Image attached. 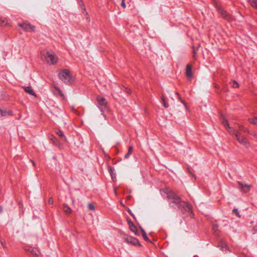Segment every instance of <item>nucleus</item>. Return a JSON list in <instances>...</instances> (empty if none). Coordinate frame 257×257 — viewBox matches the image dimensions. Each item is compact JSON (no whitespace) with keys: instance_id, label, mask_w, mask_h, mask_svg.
<instances>
[{"instance_id":"39448f33","label":"nucleus","mask_w":257,"mask_h":257,"mask_svg":"<svg viewBox=\"0 0 257 257\" xmlns=\"http://www.w3.org/2000/svg\"><path fill=\"white\" fill-rule=\"evenodd\" d=\"M216 8L223 18L229 21L233 20V18L229 14L227 13L225 11H224L222 8L219 6H216Z\"/></svg>"},{"instance_id":"f03ea898","label":"nucleus","mask_w":257,"mask_h":257,"mask_svg":"<svg viewBox=\"0 0 257 257\" xmlns=\"http://www.w3.org/2000/svg\"><path fill=\"white\" fill-rule=\"evenodd\" d=\"M41 57L43 60H45L50 65H54L58 62V58L53 52H42Z\"/></svg>"},{"instance_id":"20e7f679","label":"nucleus","mask_w":257,"mask_h":257,"mask_svg":"<svg viewBox=\"0 0 257 257\" xmlns=\"http://www.w3.org/2000/svg\"><path fill=\"white\" fill-rule=\"evenodd\" d=\"M18 26L22 28L25 32H34L35 26L31 25L27 22H24L22 23H19Z\"/></svg>"},{"instance_id":"9d476101","label":"nucleus","mask_w":257,"mask_h":257,"mask_svg":"<svg viewBox=\"0 0 257 257\" xmlns=\"http://www.w3.org/2000/svg\"><path fill=\"white\" fill-rule=\"evenodd\" d=\"M185 74L188 78L191 79L192 77V66L189 64L186 66Z\"/></svg>"},{"instance_id":"4468645a","label":"nucleus","mask_w":257,"mask_h":257,"mask_svg":"<svg viewBox=\"0 0 257 257\" xmlns=\"http://www.w3.org/2000/svg\"><path fill=\"white\" fill-rule=\"evenodd\" d=\"M229 133L230 134L234 135L236 139L241 136L239 131H236L235 129H232L230 131H229Z\"/></svg>"},{"instance_id":"f3484780","label":"nucleus","mask_w":257,"mask_h":257,"mask_svg":"<svg viewBox=\"0 0 257 257\" xmlns=\"http://www.w3.org/2000/svg\"><path fill=\"white\" fill-rule=\"evenodd\" d=\"M238 130L239 131H242V132L246 133L247 134H250V132L248 130V129L247 128L244 127L243 125H239L238 126Z\"/></svg>"},{"instance_id":"aec40b11","label":"nucleus","mask_w":257,"mask_h":257,"mask_svg":"<svg viewBox=\"0 0 257 257\" xmlns=\"http://www.w3.org/2000/svg\"><path fill=\"white\" fill-rule=\"evenodd\" d=\"M133 147L132 146H130L128 147V152L126 154H125V156H124V158L127 159H128L130 156L132 155V152H133Z\"/></svg>"},{"instance_id":"9b49d317","label":"nucleus","mask_w":257,"mask_h":257,"mask_svg":"<svg viewBox=\"0 0 257 257\" xmlns=\"http://www.w3.org/2000/svg\"><path fill=\"white\" fill-rule=\"evenodd\" d=\"M0 25L2 26H10L7 19L5 17H0Z\"/></svg>"},{"instance_id":"423d86ee","label":"nucleus","mask_w":257,"mask_h":257,"mask_svg":"<svg viewBox=\"0 0 257 257\" xmlns=\"http://www.w3.org/2000/svg\"><path fill=\"white\" fill-rule=\"evenodd\" d=\"M237 183L239 185V188L240 191L243 193L248 192L251 187V186L250 185L243 183V182L240 181H237Z\"/></svg>"},{"instance_id":"f704fd0d","label":"nucleus","mask_w":257,"mask_h":257,"mask_svg":"<svg viewBox=\"0 0 257 257\" xmlns=\"http://www.w3.org/2000/svg\"><path fill=\"white\" fill-rule=\"evenodd\" d=\"M233 211L235 212L237 216L240 217V215L239 214V212H238V210L237 208H234Z\"/></svg>"},{"instance_id":"c9c22d12","label":"nucleus","mask_w":257,"mask_h":257,"mask_svg":"<svg viewBox=\"0 0 257 257\" xmlns=\"http://www.w3.org/2000/svg\"><path fill=\"white\" fill-rule=\"evenodd\" d=\"M124 1L125 0H122V2L121 3V6L123 8H125V7H126V5H125Z\"/></svg>"},{"instance_id":"cd10ccee","label":"nucleus","mask_w":257,"mask_h":257,"mask_svg":"<svg viewBox=\"0 0 257 257\" xmlns=\"http://www.w3.org/2000/svg\"><path fill=\"white\" fill-rule=\"evenodd\" d=\"M224 126L227 128V129H228L229 130L228 131L229 132V131H230L232 129L231 128V127H230L228 122L224 120H223V121L222 122Z\"/></svg>"},{"instance_id":"a19ab883","label":"nucleus","mask_w":257,"mask_h":257,"mask_svg":"<svg viewBox=\"0 0 257 257\" xmlns=\"http://www.w3.org/2000/svg\"><path fill=\"white\" fill-rule=\"evenodd\" d=\"M254 230L255 231H257V225H256L253 228Z\"/></svg>"},{"instance_id":"f257e3e1","label":"nucleus","mask_w":257,"mask_h":257,"mask_svg":"<svg viewBox=\"0 0 257 257\" xmlns=\"http://www.w3.org/2000/svg\"><path fill=\"white\" fill-rule=\"evenodd\" d=\"M162 193L164 194V195H166L169 199L172 200L169 202L170 207L174 208L177 207L180 209H183L189 212L192 211L191 205L188 202L182 201L180 197L169 188L164 189L162 190Z\"/></svg>"},{"instance_id":"2eb2a0df","label":"nucleus","mask_w":257,"mask_h":257,"mask_svg":"<svg viewBox=\"0 0 257 257\" xmlns=\"http://www.w3.org/2000/svg\"><path fill=\"white\" fill-rule=\"evenodd\" d=\"M25 91L31 95H35V93L31 86H26L24 87Z\"/></svg>"},{"instance_id":"412c9836","label":"nucleus","mask_w":257,"mask_h":257,"mask_svg":"<svg viewBox=\"0 0 257 257\" xmlns=\"http://www.w3.org/2000/svg\"><path fill=\"white\" fill-rule=\"evenodd\" d=\"M217 247L220 248L222 251L227 250L228 249V246L225 243H222L221 244L218 245Z\"/></svg>"},{"instance_id":"393cba45","label":"nucleus","mask_w":257,"mask_h":257,"mask_svg":"<svg viewBox=\"0 0 257 257\" xmlns=\"http://www.w3.org/2000/svg\"><path fill=\"white\" fill-rule=\"evenodd\" d=\"M248 120L250 123L255 125H257V117H255L252 118H249Z\"/></svg>"},{"instance_id":"a211bd4d","label":"nucleus","mask_w":257,"mask_h":257,"mask_svg":"<svg viewBox=\"0 0 257 257\" xmlns=\"http://www.w3.org/2000/svg\"><path fill=\"white\" fill-rule=\"evenodd\" d=\"M12 112L11 111H7L6 110L0 108V116H6L8 114H11Z\"/></svg>"},{"instance_id":"473e14b6","label":"nucleus","mask_w":257,"mask_h":257,"mask_svg":"<svg viewBox=\"0 0 257 257\" xmlns=\"http://www.w3.org/2000/svg\"><path fill=\"white\" fill-rule=\"evenodd\" d=\"M176 94L177 95L178 99L181 101V102H182L183 103H184V105H185V103L184 102V101L183 100H182L180 94L178 92H176Z\"/></svg>"},{"instance_id":"58836bf2","label":"nucleus","mask_w":257,"mask_h":257,"mask_svg":"<svg viewBox=\"0 0 257 257\" xmlns=\"http://www.w3.org/2000/svg\"><path fill=\"white\" fill-rule=\"evenodd\" d=\"M1 243H2V245L4 247H7L6 244L5 243H4L2 241H1Z\"/></svg>"},{"instance_id":"6ab92c4d","label":"nucleus","mask_w":257,"mask_h":257,"mask_svg":"<svg viewBox=\"0 0 257 257\" xmlns=\"http://www.w3.org/2000/svg\"><path fill=\"white\" fill-rule=\"evenodd\" d=\"M250 6L257 9V0H247Z\"/></svg>"},{"instance_id":"6e6552de","label":"nucleus","mask_w":257,"mask_h":257,"mask_svg":"<svg viewBox=\"0 0 257 257\" xmlns=\"http://www.w3.org/2000/svg\"><path fill=\"white\" fill-rule=\"evenodd\" d=\"M125 241L127 243L132 244L135 245L141 246V244L140 243V241L136 238L128 236L125 238Z\"/></svg>"},{"instance_id":"f8f14e48","label":"nucleus","mask_w":257,"mask_h":257,"mask_svg":"<svg viewBox=\"0 0 257 257\" xmlns=\"http://www.w3.org/2000/svg\"><path fill=\"white\" fill-rule=\"evenodd\" d=\"M97 101L100 106H105L106 105L105 99L103 97L98 96L97 97Z\"/></svg>"},{"instance_id":"c85d7f7f","label":"nucleus","mask_w":257,"mask_h":257,"mask_svg":"<svg viewBox=\"0 0 257 257\" xmlns=\"http://www.w3.org/2000/svg\"><path fill=\"white\" fill-rule=\"evenodd\" d=\"M55 88L62 97H64V94L59 88L56 87H55Z\"/></svg>"},{"instance_id":"5701e85b","label":"nucleus","mask_w":257,"mask_h":257,"mask_svg":"<svg viewBox=\"0 0 257 257\" xmlns=\"http://www.w3.org/2000/svg\"><path fill=\"white\" fill-rule=\"evenodd\" d=\"M141 231L142 233V236H143L144 239L146 241H149V239L145 231L144 230V229L142 228H141Z\"/></svg>"},{"instance_id":"bb28decb","label":"nucleus","mask_w":257,"mask_h":257,"mask_svg":"<svg viewBox=\"0 0 257 257\" xmlns=\"http://www.w3.org/2000/svg\"><path fill=\"white\" fill-rule=\"evenodd\" d=\"M224 126L227 128V129H228L229 130L228 131L229 132V131H230L232 129L231 128V127H230L228 122L224 120H223V121L222 122Z\"/></svg>"},{"instance_id":"2f4dec72","label":"nucleus","mask_w":257,"mask_h":257,"mask_svg":"<svg viewBox=\"0 0 257 257\" xmlns=\"http://www.w3.org/2000/svg\"><path fill=\"white\" fill-rule=\"evenodd\" d=\"M50 139L54 142H56L57 141V138L54 136H53V135H52L51 136V138Z\"/></svg>"},{"instance_id":"ddd939ff","label":"nucleus","mask_w":257,"mask_h":257,"mask_svg":"<svg viewBox=\"0 0 257 257\" xmlns=\"http://www.w3.org/2000/svg\"><path fill=\"white\" fill-rule=\"evenodd\" d=\"M128 225H129V227H130V230L133 232H134L136 235H137V234H138L137 229V227H136V226L134 225V224L132 222L129 221Z\"/></svg>"},{"instance_id":"7c9ffc66","label":"nucleus","mask_w":257,"mask_h":257,"mask_svg":"<svg viewBox=\"0 0 257 257\" xmlns=\"http://www.w3.org/2000/svg\"><path fill=\"white\" fill-rule=\"evenodd\" d=\"M88 208L90 210H93L94 209V207L92 204H89L88 205Z\"/></svg>"},{"instance_id":"37998d69","label":"nucleus","mask_w":257,"mask_h":257,"mask_svg":"<svg viewBox=\"0 0 257 257\" xmlns=\"http://www.w3.org/2000/svg\"><path fill=\"white\" fill-rule=\"evenodd\" d=\"M256 136H257V135H256V134H254L253 135V136H254V137H256Z\"/></svg>"},{"instance_id":"4c0bfd02","label":"nucleus","mask_w":257,"mask_h":257,"mask_svg":"<svg viewBox=\"0 0 257 257\" xmlns=\"http://www.w3.org/2000/svg\"><path fill=\"white\" fill-rule=\"evenodd\" d=\"M213 229L214 230V231H216L217 229V226L214 225L213 227Z\"/></svg>"},{"instance_id":"dca6fc26","label":"nucleus","mask_w":257,"mask_h":257,"mask_svg":"<svg viewBox=\"0 0 257 257\" xmlns=\"http://www.w3.org/2000/svg\"><path fill=\"white\" fill-rule=\"evenodd\" d=\"M63 211L67 213V214H70L71 211H72V210L70 208V207H69L67 204H64L63 205Z\"/></svg>"},{"instance_id":"72a5a7b5","label":"nucleus","mask_w":257,"mask_h":257,"mask_svg":"<svg viewBox=\"0 0 257 257\" xmlns=\"http://www.w3.org/2000/svg\"><path fill=\"white\" fill-rule=\"evenodd\" d=\"M49 204L52 205L53 204V199L52 197H50L48 200Z\"/></svg>"},{"instance_id":"7ed1b4c3","label":"nucleus","mask_w":257,"mask_h":257,"mask_svg":"<svg viewBox=\"0 0 257 257\" xmlns=\"http://www.w3.org/2000/svg\"><path fill=\"white\" fill-rule=\"evenodd\" d=\"M60 79L64 83H70L71 80V75L69 71L67 69H64L59 73Z\"/></svg>"},{"instance_id":"b1692460","label":"nucleus","mask_w":257,"mask_h":257,"mask_svg":"<svg viewBox=\"0 0 257 257\" xmlns=\"http://www.w3.org/2000/svg\"><path fill=\"white\" fill-rule=\"evenodd\" d=\"M161 99L163 103V105L164 107L168 108L169 107V104L167 102H166L165 97L163 95L161 96Z\"/></svg>"},{"instance_id":"4be33fe9","label":"nucleus","mask_w":257,"mask_h":257,"mask_svg":"<svg viewBox=\"0 0 257 257\" xmlns=\"http://www.w3.org/2000/svg\"><path fill=\"white\" fill-rule=\"evenodd\" d=\"M56 133L61 138L63 139L64 140H66V138L65 137L63 132L61 130H59L56 131Z\"/></svg>"},{"instance_id":"a878e982","label":"nucleus","mask_w":257,"mask_h":257,"mask_svg":"<svg viewBox=\"0 0 257 257\" xmlns=\"http://www.w3.org/2000/svg\"><path fill=\"white\" fill-rule=\"evenodd\" d=\"M230 84L233 88H238L239 87L238 83L235 80L230 82Z\"/></svg>"},{"instance_id":"c756f323","label":"nucleus","mask_w":257,"mask_h":257,"mask_svg":"<svg viewBox=\"0 0 257 257\" xmlns=\"http://www.w3.org/2000/svg\"><path fill=\"white\" fill-rule=\"evenodd\" d=\"M122 89L123 90V91H124V92H126L127 93H131V90L127 88H125L124 87V86H123L122 87Z\"/></svg>"},{"instance_id":"1a4fd4ad","label":"nucleus","mask_w":257,"mask_h":257,"mask_svg":"<svg viewBox=\"0 0 257 257\" xmlns=\"http://www.w3.org/2000/svg\"><path fill=\"white\" fill-rule=\"evenodd\" d=\"M237 141L241 145L248 148L249 146V143L247 140L244 137L241 136L236 139Z\"/></svg>"},{"instance_id":"e433bc0d","label":"nucleus","mask_w":257,"mask_h":257,"mask_svg":"<svg viewBox=\"0 0 257 257\" xmlns=\"http://www.w3.org/2000/svg\"><path fill=\"white\" fill-rule=\"evenodd\" d=\"M197 49L195 50V48L193 47V57H195V55L197 54Z\"/></svg>"},{"instance_id":"0eeeda50","label":"nucleus","mask_w":257,"mask_h":257,"mask_svg":"<svg viewBox=\"0 0 257 257\" xmlns=\"http://www.w3.org/2000/svg\"><path fill=\"white\" fill-rule=\"evenodd\" d=\"M25 250L29 252L33 257H41L40 252L37 248L28 247L25 248Z\"/></svg>"},{"instance_id":"ea45409f","label":"nucleus","mask_w":257,"mask_h":257,"mask_svg":"<svg viewBox=\"0 0 257 257\" xmlns=\"http://www.w3.org/2000/svg\"><path fill=\"white\" fill-rule=\"evenodd\" d=\"M112 169L113 168L111 167H109V168H108V170H109V172L110 173L112 171Z\"/></svg>"},{"instance_id":"79ce46f5","label":"nucleus","mask_w":257,"mask_h":257,"mask_svg":"<svg viewBox=\"0 0 257 257\" xmlns=\"http://www.w3.org/2000/svg\"><path fill=\"white\" fill-rule=\"evenodd\" d=\"M31 161L32 162L33 166H35V163L33 160H31Z\"/></svg>"}]
</instances>
